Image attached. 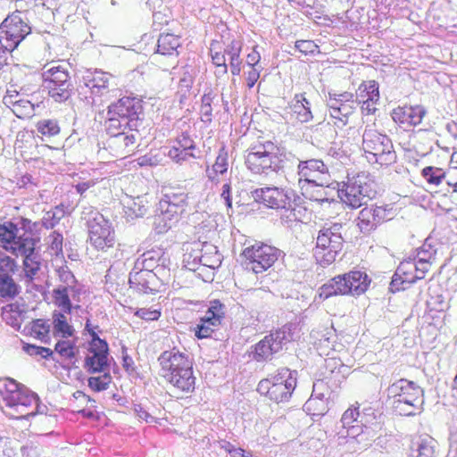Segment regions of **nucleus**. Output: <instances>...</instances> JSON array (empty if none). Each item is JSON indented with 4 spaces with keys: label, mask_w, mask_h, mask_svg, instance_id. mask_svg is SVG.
I'll list each match as a JSON object with an SVG mask.
<instances>
[{
    "label": "nucleus",
    "mask_w": 457,
    "mask_h": 457,
    "mask_svg": "<svg viewBox=\"0 0 457 457\" xmlns=\"http://www.w3.org/2000/svg\"><path fill=\"white\" fill-rule=\"evenodd\" d=\"M160 376L169 384L180 398L194 393L196 378L194 362L190 356L177 347L163 351L157 358Z\"/></svg>",
    "instance_id": "1"
},
{
    "label": "nucleus",
    "mask_w": 457,
    "mask_h": 457,
    "mask_svg": "<svg viewBox=\"0 0 457 457\" xmlns=\"http://www.w3.org/2000/svg\"><path fill=\"white\" fill-rule=\"evenodd\" d=\"M285 150L271 140L257 141L245 151V164L255 174L277 172L284 168Z\"/></svg>",
    "instance_id": "2"
},
{
    "label": "nucleus",
    "mask_w": 457,
    "mask_h": 457,
    "mask_svg": "<svg viewBox=\"0 0 457 457\" xmlns=\"http://www.w3.org/2000/svg\"><path fill=\"white\" fill-rule=\"evenodd\" d=\"M370 283L371 278L365 271L354 269L335 276L320 287L317 298L325 301L337 295L358 297L368 291Z\"/></svg>",
    "instance_id": "3"
},
{
    "label": "nucleus",
    "mask_w": 457,
    "mask_h": 457,
    "mask_svg": "<svg viewBox=\"0 0 457 457\" xmlns=\"http://www.w3.org/2000/svg\"><path fill=\"white\" fill-rule=\"evenodd\" d=\"M141 111L142 105L137 98L129 96L120 98L108 106L106 129L116 132L119 129H138L143 123L138 118Z\"/></svg>",
    "instance_id": "4"
},
{
    "label": "nucleus",
    "mask_w": 457,
    "mask_h": 457,
    "mask_svg": "<svg viewBox=\"0 0 457 457\" xmlns=\"http://www.w3.org/2000/svg\"><path fill=\"white\" fill-rule=\"evenodd\" d=\"M107 132L110 137L97 151V158L101 162H109L112 158L124 159L134 153L139 137L138 129H119L116 132Z\"/></svg>",
    "instance_id": "5"
},
{
    "label": "nucleus",
    "mask_w": 457,
    "mask_h": 457,
    "mask_svg": "<svg viewBox=\"0 0 457 457\" xmlns=\"http://www.w3.org/2000/svg\"><path fill=\"white\" fill-rule=\"evenodd\" d=\"M376 183L371 175L361 171L352 178H348L338 190L341 201L351 208L357 209L366 201L376 196Z\"/></svg>",
    "instance_id": "6"
},
{
    "label": "nucleus",
    "mask_w": 457,
    "mask_h": 457,
    "mask_svg": "<svg viewBox=\"0 0 457 457\" xmlns=\"http://www.w3.org/2000/svg\"><path fill=\"white\" fill-rule=\"evenodd\" d=\"M394 411L401 416L414 415L420 403L421 389L413 381L401 378L387 389Z\"/></svg>",
    "instance_id": "7"
},
{
    "label": "nucleus",
    "mask_w": 457,
    "mask_h": 457,
    "mask_svg": "<svg viewBox=\"0 0 457 457\" xmlns=\"http://www.w3.org/2000/svg\"><path fill=\"white\" fill-rule=\"evenodd\" d=\"M296 386V379L287 368H281L276 373L262 379L257 386V392L270 401L283 403L287 401Z\"/></svg>",
    "instance_id": "8"
},
{
    "label": "nucleus",
    "mask_w": 457,
    "mask_h": 457,
    "mask_svg": "<svg viewBox=\"0 0 457 457\" xmlns=\"http://www.w3.org/2000/svg\"><path fill=\"white\" fill-rule=\"evenodd\" d=\"M362 149L370 162L389 166L396 162L391 139L373 129H366L362 136Z\"/></svg>",
    "instance_id": "9"
},
{
    "label": "nucleus",
    "mask_w": 457,
    "mask_h": 457,
    "mask_svg": "<svg viewBox=\"0 0 457 457\" xmlns=\"http://www.w3.org/2000/svg\"><path fill=\"white\" fill-rule=\"evenodd\" d=\"M298 186L304 197H313L312 187H328L329 172L320 159L300 161L297 165Z\"/></svg>",
    "instance_id": "10"
},
{
    "label": "nucleus",
    "mask_w": 457,
    "mask_h": 457,
    "mask_svg": "<svg viewBox=\"0 0 457 457\" xmlns=\"http://www.w3.org/2000/svg\"><path fill=\"white\" fill-rule=\"evenodd\" d=\"M340 228L341 225L333 224L321 228L318 233L313 256L317 263L322 267L334 263L343 248L344 239Z\"/></svg>",
    "instance_id": "11"
},
{
    "label": "nucleus",
    "mask_w": 457,
    "mask_h": 457,
    "mask_svg": "<svg viewBox=\"0 0 457 457\" xmlns=\"http://www.w3.org/2000/svg\"><path fill=\"white\" fill-rule=\"evenodd\" d=\"M279 253V250L270 245L255 242L243 249L241 257L247 269L255 274H260L274 265Z\"/></svg>",
    "instance_id": "12"
},
{
    "label": "nucleus",
    "mask_w": 457,
    "mask_h": 457,
    "mask_svg": "<svg viewBox=\"0 0 457 457\" xmlns=\"http://www.w3.org/2000/svg\"><path fill=\"white\" fill-rule=\"evenodd\" d=\"M87 241L97 252H107L113 248L117 242L112 222L98 212L87 221Z\"/></svg>",
    "instance_id": "13"
},
{
    "label": "nucleus",
    "mask_w": 457,
    "mask_h": 457,
    "mask_svg": "<svg viewBox=\"0 0 457 457\" xmlns=\"http://www.w3.org/2000/svg\"><path fill=\"white\" fill-rule=\"evenodd\" d=\"M31 33V28L21 11L9 14L0 24V45L14 51Z\"/></svg>",
    "instance_id": "14"
},
{
    "label": "nucleus",
    "mask_w": 457,
    "mask_h": 457,
    "mask_svg": "<svg viewBox=\"0 0 457 457\" xmlns=\"http://www.w3.org/2000/svg\"><path fill=\"white\" fill-rule=\"evenodd\" d=\"M42 79L49 96L55 102H65L71 96L70 75L64 65H53L45 70L42 73Z\"/></svg>",
    "instance_id": "15"
},
{
    "label": "nucleus",
    "mask_w": 457,
    "mask_h": 457,
    "mask_svg": "<svg viewBox=\"0 0 457 457\" xmlns=\"http://www.w3.org/2000/svg\"><path fill=\"white\" fill-rule=\"evenodd\" d=\"M393 215L392 208L387 204H370L359 212L355 223L361 233L368 234L392 220Z\"/></svg>",
    "instance_id": "16"
},
{
    "label": "nucleus",
    "mask_w": 457,
    "mask_h": 457,
    "mask_svg": "<svg viewBox=\"0 0 457 457\" xmlns=\"http://www.w3.org/2000/svg\"><path fill=\"white\" fill-rule=\"evenodd\" d=\"M91 336L87 355L85 359V368L90 373H101L109 367V347L106 341L101 339L93 329H88Z\"/></svg>",
    "instance_id": "17"
},
{
    "label": "nucleus",
    "mask_w": 457,
    "mask_h": 457,
    "mask_svg": "<svg viewBox=\"0 0 457 457\" xmlns=\"http://www.w3.org/2000/svg\"><path fill=\"white\" fill-rule=\"evenodd\" d=\"M196 145L187 132H182L173 141L168 151V157L177 164H183L195 159Z\"/></svg>",
    "instance_id": "18"
},
{
    "label": "nucleus",
    "mask_w": 457,
    "mask_h": 457,
    "mask_svg": "<svg viewBox=\"0 0 457 457\" xmlns=\"http://www.w3.org/2000/svg\"><path fill=\"white\" fill-rule=\"evenodd\" d=\"M113 76L102 70H87L82 76L84 86L89 90L93 97H101L110 92L112 86Z\"/></svg>",
    "instance_id": "19"
},
{
    "label": "nucleus",
    "mask_w": 457,
    "mask_h": 457,
    "mask_svg": "<svg viewBox=\"0 0 457 457\" xmlns=\"http://www.w3.org/2000/svg\"><path fill=\"white\" fill-rule=\"evenodd\" d=\"M253 196L257 203L272 209H286L290 205L287 193L277 187L257 188L253 192Z\"/></svg>",
    "instance_id": "20"
},
{
    "label": "nucleus",
    "mask_w": 457,
    "mask_h": 457,
    "mask_svg": "<svg viewBox=\"0 0 457 457\" xmlns=\"http://www.w3.org/2000/svg\"><path fill=\"white\" fill-rule=\"evenodd\" d=\"M355 97L362 112L366 114L374 113L380 97L378 83L376 80L362 81L356 90Z\"/></svg>",
    "instance_id": "21"
},
{
    "label": "nucleus",
    "mask_w": 457,
    "mask_h": 457,
    "mask_svg": "<svg viewBox=\"0 0 457 457\" xmlns=\"http://www.w3.org/2000/svg\"><path fill=\"white\" fill-rule=\"evenodd\" d=\"M19 228L17 224L7 220L0 223V246L11 253H15L23 239H32L25 234L18 236Z\"/></svg>",
    "instance_id": "22"
},
{
    "label": "nucleus",
    "mask_w": 457,
    "mask_h": 457,
    "mask_svg": "<svg viewBox=\"0 0 457 457\" xmlns=\"http://www.w3.org/2000/svg\"><path fill=\"white\" fill-rule=\"evenodd\" d=\"M419 280L414 260L409 259L400 262L391 281L395 290H405L410 285Z\"/></svg>",
    "instance_id": "23"
},
{
    "label": "nucleus",
    "mask_w": 457,
    "mask_h": 457,
    "mask_svg": "<svg viewBox=\"0 0 457 457\" xmlns=\"http://www.w3.org/2000/svg\"><path fill=\"white\" fill-rule=\"evenodd\" d=\"M284 337L281 332L276 331L264 337L255 345L253 358L257 361L270 358L275 353L282 349Z\"/></svg>",
    "instance_id": "24"
},
{
    "label": "nucleus",
    "mask_w": 457,
    "mask_h": 457,
    "mask_svg": "<svg viewBox=\"0 0 457 457\" xmlns=\"http://www.w3.org/2000/svg\"><path fill=\"white\" fill-rule=\"evenodd\" d=\"M37 241L35 238L23 239L21 245L17 248L18 251L13 253L14 255H21L24 257L23 266L27 277L30 279L37 274L40 269V262L35 254Z\"/></svg>",
    "instance_id": "25"
},
{
    "label": "nucleus",
    "mask_w": 457,
    "mask_h": 457,
    "mask_svg": "<svg viewBox=\"0 0 457 457\" xmlns=\"http://www.w3.org/2000/svg\"><path fill=\"white\" fill-rule=\"evenodd\" d=\"M425 113L424 108L420 105H404L395 108L392 112V118L401 126L411 127L420 124Z\"/></svg>",
    "instance_id": "26"
},
{
    "label": "nucleus",
    "mask_w": 457,
    "mask_h": 457,
    "mask_svg": "<svg viewBox=\"0 0 457 457\" xmlns=\"http://www.w3.org/2000/svg\"><path fill=\"white\" fill-rule=\"evenodd\" d=\"M3 102L19 119H29L34 115L35 105L16 91H7Z\"/></svg>",
    "instance_id": "27"
},
{
    "label": "nucleus",
    "mask_w": 457,
    "mask_h": 457,
    "mask_svg": "<svg viewBox=\"0 0 457 457\" xmlns=\"http://www.w3.org/2000/svg\"><path fill=\"white\" fill-rule=\"evenodd\" d=\"M38 407V398L32 393L21 395V400L12 405L8 415L14 420L28 419L37 414Z\"/></svg>",
    "instance_id": "28"
},
{
    "label": "nucleus",
    "mask_w": 457,
    "mask_h": 457,
    "mask_svg": "<svg viewBox=\"0 0 457 457\" xmlns=\"http://www.w3.org/2000/svg\"><path fill=\"white\" fill-rule=\"evenodd\" d=\"M28 393L22 385L12 378L0 379V398L8 408L15 405V403L21 400V395H26Z\"/></svg>",
    "instance_id": "29"
},
{
    "label": "nucleus",
    "mask_w": 457,
    "mask_h": 457,
    "mask_svg": "<svg viewBox=\"0 0 457 457\" xmlns=\"http://www.w3.org/2000/svg\"><path fill=\"white\" fill-rule=\"evenodd\" d=\"M156 275L153 272V265H145V269L139 271L130 273L129 284L131 287L142 290H153V286L155 281Z\"/></svg>",
    "instance_id": "30"
},
{
    "label": "nucleus",
    "mask_w": 457,
    "mask_h": 457,
    "mask_svg": "<svg viewBox=\"0 0 457 457\" xmlns=\"http://www.w3.org/2000/svg\"><path fill=\"white\" fill-rule=\"evenodd\" d=\"M353 96L351 93L344 92L334 98H330L329 107L332 110V115L338 117L342 115L347 117L354 109Z\"/></svg>",
    "instance_id": "31"
},
{
    "label": "nucleus",
    "mask_w": 457,
    "mask_h": 457,
    "mask_svg": "<svg viewBox=\"0 0 457 457\" xmlns=\"http://www.w3.org/2000/svg\"><path fill=\"white\" fill-rule=\"evenodd\" d=\"M290 108L292 118L301 123L308 122L313 118L310 103L304 94H296Z\"/></svg>",
    "instance_id": "32"
},
{
    "label": "nucleus",
    "mask_w": 457,
    "mask_h": 457,
    "mask_svg": "<svg viewBox=\"0 0 457 457\" xmlns=\"http://www.w3.org/2000/svg\"><path fill=\"white\" fill-rule=\"evenodd\" d=\"M181 36L173 33H162L157 41V53L162 55H178L181 46Z\"/></svg>",
    "instance_id": "33"
},
{
    "label": "nucleus",
    "mask_w": 457,
    "mask_h": 457,
    "mask_svg": "<svg viewBox=\"0 0 457 457\" xmlns=\"http://www.w3.org/2000/svg\"><path fill=\"white\" fill-rule=\"evenodd\" d=\"M188 195L186 188L180 186L169 187L163 195L162 204H171L178 209L187 207Z\"/></svg>",
    "instance_id": "34"
},
{
    "label": "nucleus",
    "mask_w": 457,
    "mask_h": 457,
    "mask_svg": "<svg viewBox=\"0 0 457 457\" xmlns=\"http://www.w3.org/2000/svg\"><path fill=\"white\" fill-rule=\"evenodd\" d=\"M243 47L241 40L233 39L224 50L229 56L230 71L233 76H239L241 72L240 54Z\"/></svg>",
    "instance_id": "35"
},
{
    "label": "nucleus",
    "mask_w": 457,
    "mask_h": 457,
    "mask_svg": "<svg viewBox=\"0 0 457 457\" xmlns=\"http://www.w3.org/2000/svg\"><path fill=\"white\" fill-rule=\"evenodd\" d=\"M228 154L224 148L220 149L215 162L211 169H207V176L212 181H219L220 176L227 173L228 171Z\"/></svg>",
    "instance_id": "36"
},
{
    "label": "nucleus",
    "mask_w": 457,
    "mask_h": 457,
    "mask_svg": "<svg viewBox=\"0 0 457 457\" xmlns=\"http://www.w3.org/2000/svg\"><path fill=\"white\" fill-rule=\"evenodd\" d=\"M224 316V305L219 300H214L211 302L209 309L202 319L204 322H209L211 325L218 327L220 325Z\"/></svg>",
    "instance_id": "37"
},
{
    "label": "nucleus",
    "mask_w": 457,
    "mask_h": 457,
    "mask_svg": "<svg viewBox=\"0 0 457 457\" xmlns=\"http://www.w3.org/2000/svg\"><path fill=\"white\" fill-rule=\"evenodd\" d=\"M37 132L46 137H54L61 133V126L55 119H43L37 122Z\"/></svg>",
    "instance_id": "38"
},
{
    "label": "nucleus",
    "mask_w": 457,
    "mask_h": 457,
    "mask_svg": "<svg viewBox=\"0 0 457 457\" xmlns=\"http://www.w3.org/2000/svg\"><path fill=\"white\" fill-rule=\"evenodd\" d=\"M50 325L46 320L37 319L30 322L29 334L34 338L42 342H47L49 339Z\"/></svg>",
    "instance_id": "39"
},
{
    "label": "nucleus",
    "mask_w": 457,
    "mask_h": 457,
    "mask_svg": "<svg viewBox=\"0 0 457 457\" xmlns=\"http://www.w3.org/2000/svg\"><path fill=\"white\" fill-rule=\"evenodd\" d=\"M421 176L429 185L439 186L444 179L446 180L445 170L434 166H427L422 169Z\"/></svg>",
    "instance_id": "40"
},
{
    "label": "nucleus",
    "mask_w": 457,
    "mask_h": 457,
    "mask_svg": "<svg viewBox=\"0 0 457 457\" xmlns=\"http://www.w3.org/2000/svg\"><path fill=\"white\" fill-rule=\"evenodd\" d=\"M20 292L19 286L12 276H0V297L13 298Z\"/></svg>",
    "instance_id": "41"
},
{
    "label": "nucleus",
    "mask_w": 457,
    "mask_h": 457,
    "mask_svg": "<svg viewBox=\"0 0 457 457\" xmlns=\"http://www.w3.org/2000/svg\"><path fill=\"white\" fill-rule=\"evenodd\" d=\"M88 386L95 392L106 390L112 382V376L105 370L99 373L98 376L88 378Z\"/></svg>",
    "instance_id": "42"
},
{
    "label": "nucleus",
    "mask_w": 457,
    "mask_h": 457,
    "mask_svg": "<svg viewBox=\"0 0 457 457\" xmlns=\"http://www.w3.org/2000/svg\"><path fill=\"white\" fill-rule=\"evenodd\" d=\"M211 57L213 65L218 69V72L220 74H227L228 65L226 63L225 52L221 50L220 46H216L212 44Z\"/></svg>",
    "instance_id": "43"
},
{
    "label": "nucleus",
    "mask_w": 457,
    "mask_h": 457,
    "mask_svg": "<svg viewBox=\"0 0 457 457\" xmlns=\"http://www.w3.org/2000/svg\"><path fill=\"white\" fill-rule=\"evenodd\" d=\"M53 295L54 304L63 312L71 313L72 306L68 295V288L63 287L62 288L54 289Z\"/></svg>",
    "instance_id": "44"
},
{
    "label": "nucleus",
    "mask_w": 457,
    "mask_h": 457,
    "mask_svg": "<svg viewBox=\"0 0 457 457\" xmlns=\"http://www.w3.org/2000/svg\"><path fill=\"white\" fill-rule=\"evenodd\" d=\"M54 333L61 334L62 337H70L73 335V328L62 313L54 315Z\"/></svg>",
    "instance_id": "45"
},
{
    "label": "nucleus",
    "mask_w": 457,
    "mask_h": 457,
    "mask_svg": "<svg viewBox=\"0 0 457 457\" xmlns=\"http://www.w3.org/2000/svg\"><path fill=\"white\" fill-rule=\"evenodd\" d=\"M163 161V154L160 149L151 150L149 153L145 155L140 156L137 159V163L139 166H158L162 163Z\"/></svg>",
    "instance_id": "46"
},
{
    "label": "nucleus",
    "mask_w": 457,
    "mask_h": 457,
    "mask_svg": "<svg viewBox=\"0 0 457 457\" xmlns=\"http://www.w3.org/2000/svg\"><path fill=\"white\" fill-rule=\"evenodd\" d=\"M73 403H71V406L73 408V411L78 413H83L85 416L90 417L93 415L92 411H86V405H87L88 403H90L91 399L89 396H87L86 394H84L82 391H76L73 394Z\"/></svg>",
    "instance_id": "47"
},
{
    "label": "nucleus",
    "mask_w": 457,
    "mask_h": 457,
    "mask_svg": "<svg viewBox=\"0 0 457 457\" xmlns=\"http://www.w3.org/2000/svg\"><path fill=\"white\" fill-rule=\"evenodd\" d=\"M75 345L69 340H61L55 344L54 352L62 360H71L75 356Z\"/></svg>",
    "instance_id": "48"
},
{
    "label": "nucleus",
    "mask_w": 457,
    "mask_h": 457,
    "mask_svg": "<svg viewBox=\"0 0 457 457\" xmlns=\"http://www.w3.org/2000/svg\"><path fill=\"white\" fill-rule=\"evenodd\" d=\"M186 208L178 209L176 206H173L171 204H162V220L166 221L173 220L174 222H177L181 216L186 212Z\"/></svg>",
    "instance_id": "49"
},
{
    "label": "nucleus",
    "mask_w": 457,
    "mask_h": 457,
    "mask_svg": "<svg viewBox=\"0 0 457 457\" xmlns=\"http://www.w3.org/2000/svg\"><path fill=\"white\" fill-rule=\"evenodd\" d=\"M214 100V95L212 91L204 94L201 100L200 112L202 114V120L204 122H210L212 117V104Z\"/></svg>",
    "instance_id": "50"
},
{
    "label": "nucleus",
    "mask_w": 457,
    "mask_h": 457,
    "mask_svg": "<svg viewBox=\"0 0 457 457\" xmlns=\"http://www.w3.org/2000/svg\"><path fill=\"white\" fill-rule=\"evenodd\" d=\"M18 270L16 261L5 253H0V276H12Z\"/></svg>",
    "instance_id": "51"
},
{
    "label": "nucleus",
    "mask_w": 457,
    "mask_h": 457,
    "mask_svg": "<svg viewBox=\"0 0 457 457\" xmlns=\"http://www.w3.org/2000/svg\"><path fill=\"white\" fill-rule=\"evenodd\" d=\"M22 350L30 356H41L44 359H48L54 354V351L50 348L27 343L23 344Z\"/></svg>",
    "instance_id": "52"
},
{
    "label": "nucleus",
    "mask_w": 457,
    "mask_h": 457,
    "mask_svg": "<svg viewBox=\"0 0 457 457\" xmlns=\"http://www.w3.org/2000/svg\"><path fill=\"white\" fill-rule=\"evenodd\" d=\"M295 47L304 55H314L320 53V46L313 40H297Z\"/></svg>",
    "instance_id": "53"
},
{
    "label": "nucleus",
    "mask_w": 457,
    "mask_h": 457,
    "mask_svg": "<svg viewBox=\"0 0 457 457\" xmlns=\"http://www.w3.org/2000/svg\"><path fill=\"white\" fill-rule=\"evenodd\" d=\"M359 409L360 404L355 403V404L351 405L346 411H345L341 418L344 427H349L357 420L360 416Z\"/></svg>",
    "instance_id": "54"
},
{
    "label": "nucleus",
    "mask_w": 457,
    "mask_h": 457,
    "mask_svg": "<svg viewBox=\"0 0 457 457\" xmlns=\"http://www.w3.org/2000/svg\"><path fill=\"white\" fill-rule=\"evenodd\" d=\"M134 314H135V316H137L142 320H145L147 321H154V320H157L160 318L161 312H160V310H157V309L143 307V308L137 309L136 312H134Z\"/></svg>",
    "instance_id": "55"
},
{
    "label": "nucleus",
    "mask_w": 457,
    "mask_h": 457,
    "mask_svg": "<svg viewBox=\"0 0 457 457\" xmlns=\"http://www.w3.org/2000/svg\"><path fill=\"white\" fill-rule=\"evenodd\" d=\"M216 326L211 325L209 322H204L203 319L200 320V323L195 328V334L197 338H208L214 332Z\"/></svg>",
    "instance_id": "56"
},
{
    "label": "nucleus",
    "mask_w": 457,
    "mask_h": 457,
    "mask_svg": "<svg viewBox=\"0 0 457 457\" xmlns=\"http://www.w3.org/2000/svg\"><path fill=\"white\" fill-rule=\"evenodd\" d=\"M415 266L417 267V275L419 280L423 279L427 273L431 270L432 262L426 259H413Z\"/></svg>",
    "instance_id": "57"
},
{
    "label": "nucleus",
    "mask_w": 457,
    "mask_h": 457,
    "mask_svg": "<svg viewBox=\"0 0 457 457\" xmlns=\"http://www.w3.org/2000/svg\"><path fill=\"white\" fill-rule=\"evenodd\" d=\"M162 255L161 251L149 250L145 252L143 257V268L145 269V265H153V269L158 263Z\"/></svg>",
    "instance_id": "58"
},
{
    "label": "nucleus",
    "mask_w": 457,
    "mask_h": 457,
    "mask_svg": "<svg viewBox=\"0 0 457 457\" xmlns=\"http://www.w3.org/2000/svg\"><path fill=\"white\" fill-rule=\"evenodd\" d=\"M50 248L54 251L55 253H59L62 252V241L63 237L62 234L54 231L50 234Z\"/></svg>",
    "instance_id": "59"
},
{
    "label": "nucleus",
    "mask_w": 457,
    "mask_h": 457,
    "mask_svg": "<svg viewBox=\"0 0 457 457\" xmlns=\"http://www.w3.org/2000/svg\"><path fill=\"white\" fill-rule=\"evenodd\" d=\"M224 449L231 455V457H253L252 452H245L240 447H234L229 443L224 446Z\"/></svg>",
    "instance_id": "60"
},
{
    "label": "nucleus",
    "mask_w": 457,
    "mask_h": 457,
    "mask_svg": "<svg viewBox=\"0 0 457 457\" xmlns=\"http://www.w3.org/2000/svg\"><path fill=\"white\" fill-rule=\"evenodd\" d=\"M260 78V71L256 68L250 67V70L246 72V84L248 88H252Z\"/></svg>",
    "instance_id": "61"
},
{
    "label": "nucleus",
    "mask_w": 457,
    "mask_h": 457,
    "mask_svg": "<svg viewBox=\"0 0 457 457\" xmlns=\"http://www.w3.org/2000/svg\"><path fill=\"white\" fill-rule=\"evenodd\" d=\"M258 46H254L252 49V52L249 53L246 56V62L247 65L253 68H255V66L260 62L261 61V54L257 50Z\"/></svg>",
    "instance_id": "62"
},
{
    "label": "nucleus",
    "mask_w": 457,
    "mask_h": 457,
    "mask_svg": "<svg viewBox=\"0 0 457 457\" xmlns=\"http://www.w3.org/2000/svg\"><path fill=\"white\" fill-rule=\"evenodd\" d=\"M446 183H457V166L449 164L448 169L445 170Z\"/></svg>",
    "instance_id": "63"
},
{
    "label": "nucleus",
    "mask_w": 457,
    "mask_h": 457,
    "mask_svg": "<svg viewBox=\"0 0 457 457\" xmlns=\"http://www.w3.org/2000/svg\"><path fill=\"white\" fill-rule=\"evenodd\" d=\"M221 197L225 200L226 205L231 207L232 201L230 196V184L226 183L222 187Z\"/></svg>",
    "instance_id": "64"
}]
</instances>
